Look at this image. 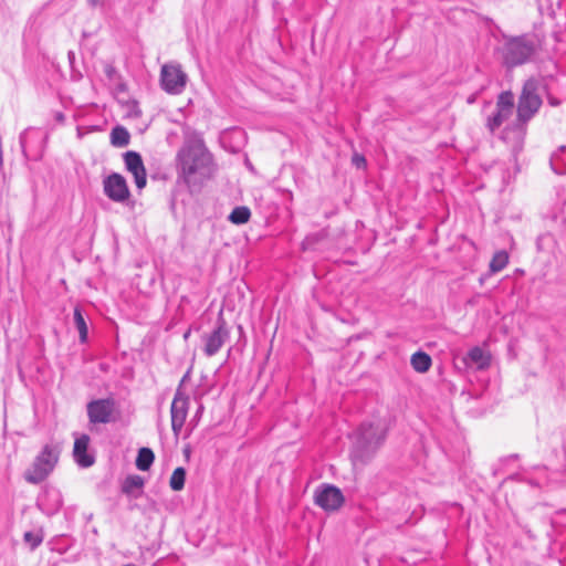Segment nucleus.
Wrapping results in <instances>:
<instances>
[{
    "label": "nucleus",
    "mask_w": 566,
    "mask_h": 566,
    "mask_svg": "<svg viewBox=\"0 0 566 566\" xmlns=\"http://www.w3.org/2000/svg\"><path fill=\"white\" fill-rule=\"evenodd\" d=\"M177 182L185 185L191 193L201 191L212 177L214 164L201 134L186 132L182 146L176 155Z\"/></svg>",
    "instance_id": "obj_1"
},
{
    "label": "nucleus",
    "mask_w": 566,
    "mask_h": 566,
    "mask_svg": "<svg viewBox=\"0 0 566 566\" xmlns=\"http://www.w3.org/2000/svg\"><path fill=\"white\" fill-rule=\"evenodd\" d=\"M538 49L539 44L532 34H503L496 53L501 64L507 70H513L533 62Z\"/></svg>",
    "instance_id": "obj_2"
},
{
    "label": "nucleus",
    "mask_w": 566,
    "mask_h": 566,
    "mask_svg": "<svg viewBox=\"0 0 566 566\" xmlns=\"http://www.w3.org/2000/svg\"><path fill=\"white\" fill-rule=\"evenodd\" d=\"M387 429V423L382 419L364 421L356 431L353 447L354 459L361 463L368 462L384 443Z\"/></svg>",
    "instance_id": "obj_3"
},
{
    "label": "nucleus",
    "mask_w": 566,
    "mask_h": 566,
    "mask_svg": "<svg viewBox=\"0 0 566 566\" xmlns=\"http://www.w3.org/2000/svg\"><path fill=\"white\" fill-rule=\"evenodd\" d=\"M537 90L538 83L535 78L525 81L517 101L515 128L524 130L527 123L538 113L543 102Z\"/></svg>",
    "instance_id": "obj_4"
},
{
    "label": "nucleus",
    "mask_w": 566,
    "mask_h": 566,
    "mask_svg": "<svg viewBox=\"0 0 566 566\" xmlns=\"http://www.w3.org/2000/svg\"><path fill=\"white\" fill-rule=\"evenodd\" d=\"M60 452L57 446L45 444L35 457L30 468L24 472V480L31 484L43 482L56 467Z\"/></svg>",
    "instance_id": "obj_5"
},
{
    "label": "nucleus",
    "mask_w": 566,
    "mask_h": 566,
    "mask_svg": "<svg viewBox=\"0 0 566 566\" xmlns=\"http://www.w3.org/2000/svg\"><path fill=\"white\" fill-rule=\"evenodd\" d=\"M514 106V95L511 91L499 94L494 111L485 119V127L491 134H494L512 116Z\"/></svg>",
    "instance_id": "obj_6"
},
{
    "label": "nucleus",
    "mask_w": 566,
    "mask_h": 566,
    "mask_svg": "<svg viewBox=\"0 0 566 566\" xmlns=\"http://www.w3.org/2000/svg\"><path fill=\"white\" fill-rule=\"evenodd\" d=\"M230 338V329L223 317L222 311L218 314L214 327L210 333H205L201 336L203 343L202 350L206 356H214L227 340Z\"/></svg>",
    "instance_id": "obj_7"
},
{
    "label": "nucleus",
    "mask_w": 566,
    "mask_h": 566,
    "mask_svg": "<svg viewBox=\"0 0 566 566\" xmlns=\"http://www.w3.org/2000/svg\"><path fill=\"white\" fill-rule=\"evenodd\" d=\"M185 378L186 376L176 389L170 407L171 429L176 437L180 434L189 410V396L182 389Z\"/></svg>",
    "instance_id": "obj_8"
},
{
    "label": "nucleus",
    "mask_w": 566,
    "mask_h": 566,
    "mask_svg": "<svg viewBox=\"0 0 566 566\" xmlns=\"http://www.w3.org/2000/svg\"><path fill=\"white\" fill-rule=\"evenodd\" d=\"M187 74L180 65L165 64L160 71L161 88L168 94L178 95L184 92L187 84Z\"/></svg>",
    "instance_id": "obj_9"
},
{
    "label": "nucleus",
    "mask_w": 566,
    "mask_h": 566,
    "mask_svg": "<svg viewBox=\"0 0 566 566\" xmlns=\"http://www.w3.org/2000/svg\"><path fill=\"white\" fill-rule=\"evenodd\" d=\"M344 502L340 489L333 484H321L314 492V503L326 512L337 511Z\"/></svg>",
    "instance_id": "obj_10"
},
{
    "label": "nucleus",
    "mask_w": 566,
    "mask_h": 566,
    "mask_svg": "<svg viewBox=\"0 0 566 566\" xmlns=\"http://www.w3.org/2000/svg\"><path fill=\"white\" fill-rule=\"evenodd\" d=\"M104 193L115 202H124L130 196L126 179L117 172L107 176L103 181Z\"/></svg>",
    "instance_id": "obj_11"
},
{
    "label": "nucleus",
    "mask_w": 566,
    "mask_h": 566,
    "mask_svg": "<svg viewBox=\"0 0 566 566\" xmlns=\"http://www.w3.org/2000/svg\"><path fill=\"white\" fill-rule=\"evenodd\" d=\"M86 410L91 423H108L112 420L114 401L112 399L92 400L87 403Z\"/></svg>",
    "instance_id": "obj_12"
},
{
    "label": "nucleus",
    "mask_w": 566,
    "mask_h": 566,
    "mask_svg": "<svg viewBox=\"0 0 566 566\" xmlns=\"http://www.w3.org/2000/svg\"><path fill=\"white\" fill-rule=\"evenodd\" d=\"M62 494L55 488L46 486L38 496L36 506L48 516H52L62 507Z\"/></svg>",
    "instance_id": "obj_13"
},
{
    "label": "nucleus",
    "mask_w": 566,
    "mask_h": 566,
    "mask_svg": "<svg viewBox=\"0 0 566 566\" xmlns=\"http://www.w3.org/2000/svg\"><path fill=\"white\" fill-rule=\"evenodd\" d=\"M126 169L134 176V181L138 189H143L147 184V174L139 153L128 150L124 154Z\"/></svg>",
    "instance_id": "obj_14"
},
{
    "label": "nucleus",
    "mask_w": 566,
    "mask_h": 566,
    "mask_svg": "<svg viewBox=\"0 0 566 566\" xmlns=\"http://www.w3.org/2000/svg\"><path fill=\"white\" fill-rule=\"evenodd\" d=\"M90 437L85 433L75 438L74 448H73V458L74 461L81 468H90L94 464L95 458L94 455L87 452L90 444Z\"/></svg>",
    "instance_id": "obj_15"
},
{
    "label": "nucleus",
    "mask_w": 566,
    "mask_h": 566,
    "mask_svg": "<svg viewBox=\"0 0 566 566\" xmlns=\"http://www.w3.org/2000/svg\"><path fill=\"white\" fill-rule=\"evenodd\" d=\"M145 484L144 478L137 474L128 475L122 483V492L132 497H139Z\"/></svg>",
    "instance_id": "obj_16"
},
{
    "label": "nucleus",
    "mask_w": 566,
    "mask_h": 566,
    "mask_svg": "<svg viewBox=\"0 0 566 566\" xmlns=\"http://www.w3.org/2000/svg\"><path fill=\"white\" fill-rule=\"evenodd\" d=\"M410 364L416 371L426 373L430 369L432 359L427 353L418 350L411 356Z\"/></svg>",
    "instance_id": "obj_17"
},
{
    "label": "nucleus",
    "mask_w": 566,
    "mask_h": 566,
    "mask_svg": "<svg viewBox=\"0 0 566 566\" xmlns=\"http://www.w3.org/2000/svg\"><path fill=\"white\" fill-rule=\"evenodd\" d=\"M467 359L469 363L474 364L479 369H484L490 365V356H488L479 346L469 350Z\"/></svg>",
    "instance_id": "obj_18"
},
{
    "label": "nucleus",
    "mask_w": 566,
    "mask_h": 566,
    "mask_svg": "<svg viewBox=\"0 0 566 566\" xmlns=\"http://www.w3.org/2000/svg\"><path fill=\"white\" fill-rule=\"evenodd\" d=\"M130 135L128 130L120 125L115 126L111 132V144L114 147H126L129 144Z\"/></svg>",
    "instance_id": "obj_19"
},
{
    "label": "nucleus",
    "mask_w": 566,
    "mask_h": 566,
    "mask_svg": "<svg viewBox=\"0 0 566 566\" xmlns=\"http://www.w3.org/2000/svg\"><path fill=\"white\" fill-rule=\"evenodd\" d=\"M155 454L151 449L149 448H140L137 453L136 458V467L140 471H147L150 469L151 464L154 463Z\"/></svg>",
    "instance_id": "obj_20"
},
{
    "label": "nucleus",
    "mask_w": 566,
    "mask_h": 566,
    "mask_svg": "<svg viewBox=\"0 0 566 566\" xmlns=\"http://www.w3.org/2000/svg\"><path fill=\"white\" fill-rule=\"evenodd\" d=\"M251 211L245 206L235 207L228 217L233 224H244L250 220Z\"/></svg>",
    "instance_id": "obj_21"
},
{
    "label": "nucleus",
    "mask_w": 566,
    "mask_h": 566,
    "mask_svg": "<svg viewBox=\"0 0 566 566\" xmlns=\"http://www.w3.org/2000/svg\"><path fill=\"white\" fill-rule=\"evenodd\" d=\"M73 318L75 327L77 328L80 334V340L81 343H85L87 340L88 328L85 318L82 314V310L78 306L74 308Z\"/></svg>",
    "instance_id": "obj_22"
},
{
    "label": "nucleus",
    "mask_w": 566,
    "mask_h": 566,
    "mask_svg": "<svg viewBox=\"0 0 566 566\" xmlns=\"http://www.w3.org/2000/svg\"><path fill=\"white\" fill-rule=\"evenodd\" d=\"M509 263V254L506 251L501 250L494 253L491 262H490V271L493 273H497L502 271Z\"/></svg>",
    "instance_id": "obj_23"
},
{
    "label": "nucleus",
    "mask_w": 566,
    "mask_h": 566,
    "mask_svg": "<svg viewBox=\"0 0 566 566\" xmlns=\"http://www.w3.org/2000/svg\"><path fill=\"white\" fill-rule=\"evenodd\" d=\"M185 481H186V470L182 467H178L174 470V472L170 476L169 485H170L171 490L180 491L185 486Z\"/></svg>",
    "instance_id": "obj_24"
},
{
    "label": "nucleus",
    "mask_w": 566,
    "mask_h": 566,
    "mask_svg": "<svg viewBox=\"0 0 566 566\" xmlns=\"http://www.w3.org/2000/svg\"><path fill=\"white\" fill-rule=\"evenodd\" d=\"M24 541L31 545L32 548L39 546L42 542V538L34 535L32 532H27L24 534Z\"/></svg>",
    "instance_id": "obj_25"
},
{
    "label": "nucleus",
    "mask_w": 566,
    "mask_h": 566,
    "mask_svg": "<svg viewBox=\"0 0 566 566\" xmlns=\"http://www.w3.org/2000/svg\"><path fill=\"white\" fill-rule=\"evenodd\" d=\"M352 163L358 169L365 168L367 165L366 158L359 154H354Z\"/></svg>",
    "instance_id": "obj_26"
},
{
    "label": "nucleus",
    "mask_w": 566,
    "mask_h": 566,
    "mask_svg": "<svg viewBox=\"0 0 566 566\" xmlns=\"http://www.w3.org/2000/svg\"><path fill=\"white\" fill-rule=\"evenodd\" d=\"M317 240H318V235L317 234H313V235L306 237L305 240L303 241V249L305 250L308 245H312Z\"/></svg>",
    "instance_id": "obj_27"
},
{
    "label": "nucleus",
    "mask_w": 566,
    "mask_h": 566,
    "mask_svg": "<svg viewBox=\"0 0 566 566\" xmlns=\"http://www.w3.org/2000/svg\"><path fill=\"white\" fill-rule=\"evenodd\" d=\"M547 101L551 106H558L560 104V101L558 98L551 95L547 97Z\"/></svg>",
    "instance_id": "obj_28"
},
{
    "label": "nucleus",
    "mask_w": 566,
    "mask_h": 566,
    "mask_svg": "<svg viewBox=\"0 0 566 566\" xmlns=\"http://www.w3.org/2000/svg\"><path fill=\"white\" fill-rule=\"evenodd\" d=\"M87 2L92 6V7H96L99 2L98 0H87Z\"/></svg>",
    "instance_id": "obj_29"
},
{
    "label": "nucleus",
    "mask_w": 566,
    "mask_h": 566,
    "mask_svg": "<svg viewBox=\"0 0 566 566\" xmlns=\"http://www.w3.org/2000/svg\"><path fill=\"white\" fill-rule=\"evenodd\" d=\"M64 119V115L62 113L56 114V120L62 122Z\"/></svg>",
    "instance_id": "obj_30"
},
{
    "label": "nucleus",
    "mask_w": 566,
    "mask_h": 566,
    "mask_svg": "<svg viewBox=\"0 0 566 566\" xmlns=\"http://www.w3.org/2000/svg\"><path fill=\"white\" fill-rule=\"evenodd\" d=\"M20 143H21V146L24 148V135H21Z\"/></svg>",
    "instance_id": "obj_31"
},
{
    "label": "nucleus",
    "mask_w": 566,
    "mask_h": 566,
    "mask_svg": "<svg viewBox=\"0 0 566 566\" xmlns=\"http://www.w3.org/2000/svg\"><path fill=\"white\" fill-rule=\"evenodd\" d=\"M527 482H528L531 485H534V486H537V485H538V484H537L535 481H533V480H528Z\"/></svg>",
    "instance_id": "obj_32"
},
{
    "label": "nucleus",
    "mask_w": 566,
    "mask_h": 566,
    "mask_svg": "<svg viewBox=\"0 0 566 566\" xmlns=\"http://www.w3.org/2000/svg\"><path fill=\"white\" fill-rule=\"evenodd\" d=\"M106 72H107V75L109 76L111 73L113 72V67H109Z\"/></svg>",
    "instance_id": "obj_33"
}]
</instances>
